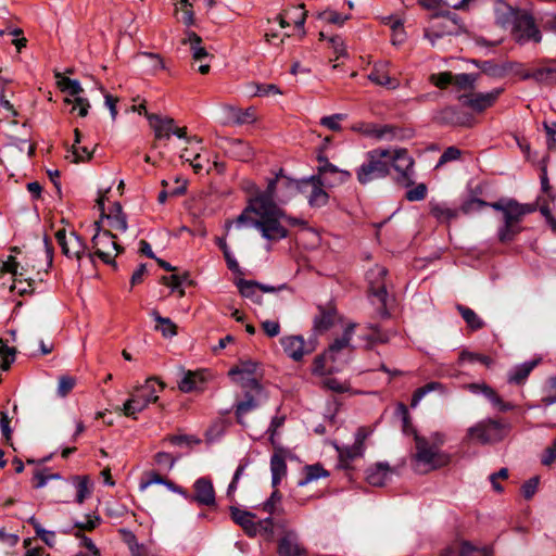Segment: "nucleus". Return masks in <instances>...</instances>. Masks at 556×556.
<instances>
[{
    "label": "nucleus",
    "instance_id": "1",
    "mask_svg": "<svg viewBox=\"0 0 556 556\" xmlns=\"http://www.w3.org/2000/svg\"><path fill=\"white\" fill-rule=\"evenodd\" d=\"M414 439L416 453L413 459L420 472L438 470L452 463V454L442 450L446 441L445 433L435 431L428 437L415 434Z\"/></svg>",
    "mask_w": 556,
    "mask_h": 556
},
{
    "label": "nucleus",
    "instance_id": "2",
    "mask_svg": "<svg viewBox=\"0 0 556 556\" xmlns=\"http://www.w3.org/2000/svg\"><path fill=\"white\" fill-rule=\"evenodd\" d=\"M502 213L503 224L497 229V239L501 243H509L523 230L521 222L525 216L535 212L536 206L530 203H519L515 199L503 198L490 204Z\"/></svg>",
    "mask_w": 556,
    "mask_h": 556
},
{
    "label": "nucleus",
    "instance_id": "3",
    "mask_svg": "<svg viewBox=\"0 0 556 556\" xmlns=\"http://www.w3.org/2000/svg\"><path fill=\"white\" fill-rule=\"evenodd\" d=\"M304 224L303 220L290 217L279 206L261 207L257 230L269 242H277L288 237V226Z\"/></svg>",
    "mask_w": 556,
    "mask_h": 556
},
{
    "label": "nucleus",
    "instance_id": "4",
    "mask_svg": "<svg viewBox=\"0 0 556 556\" xmlns=\"http://www.w3.org/2000/svg\"><path fill=\"white\" fill-rule=\"evenodd\" d=\"M164 388V382L160 381L157 378H148L124 403L122 408L124 415L136 419L138 413L142 412L149 404L155 403L159 400V392L163 391Z\"/></svg>",
    "mask_w": 556,
    "mask_h": 556
},
{
    "label": "nucleus",
    "instance_id": "5",
    "mask_svg": "<svg viewBox=\"0 0 556 556\" xmlns=\"http://www.w3.org/2000/svg\"><path fill=\"white\" fill-rule=\"evenodd\" d=\"M389 149H374L366 154L364 162L356 172L357 180L366 185L372 180L384 178L390 172Z\"/></svg>",
    "mask_w": 556,
    "mask_h": 556
},
{
    "label": "nucleus",
    "instance_id": "6",
    "mask_svg": "<svg viewBox=\"0 0 556 556\" xmlns=\"http://www.w3.org/2000/svg\"><path fill=\"white\" fill-rule=\"evenodd\" d=\"M242 389L244 390V399L236 404V417L241 425H243V417L267 399L256 378H247V381H242Z\"/></svg>",
    "mask_w": 556,
    "mask_h": 556
},
{
    "label": "nucleus",
    "instance_id": "7",
    "mask_svg": "<svg viewBox=\"0 0 556 556\" xmlns=\"http://www.w3.org/2000/svg\"><path fill=\"white\" fill-rule=\"evenodd\" d=\"M389 165L397 173L396 182L405 188L414 185V160L406 149H389Z\"/></svg>",
    "mask_w": 556,
    "mask_h": 556
},
{
    "label": "nucleus",
    "instance_id": "8",
    "mask_svg": "<svg viewBox=\"0 0 556 556\" xmlns=\"http://www.w3.org/2000/svg\"><path fill=\"white\" fill-rule=\"evenodd\" d=\"M96 226L98 230L91 240L94 254L104 263L111 264L123 249L116 242V236L111 230L101 231L98 223Z\"/></svg>",
    "mask_w": 556,
    "mask_h": 556
},
{
    "label": "nucleus",
    "instance_id": "9",
    "mask_svg": "<svg viewBox=\"0 0 556 556\" xmlns=\"http://www.w3.org/2000/svg\"><path fill=\"white\" fill-rule=\"evenodd\" d=\"M325 188L326 186L318 175L302 181H295L294 186V189H299L306 194L308 204L313 207H321L328 203L329 195Z\"/></svg>",
    "mask_w": 556,
    "mask_h": 556
},
{
    "label": "nucleus",
    "instance_id": "10",
    "mask_svg": "<svg viewBox=\"0 0 556 556\" xmlns=\"http://www.w3.org/2000/svg\"><path fill=\"white\" fill-rule=\"evenodd\" d=\"M506 427L497 420L486 419L468 429V435L481 443H492L502 440Z\"/></svg>",
    "mask_w": 556,
    "mask_h": 556
},
{
    "label": "nucleus",
    "instance_id": "11",
    "mask_svg": "<svg viewBox=\"0 0 556 556\" xmlns=\"http://www.w3.org/2000/svg\"><path fill=\"white\" fill-rule=\"evenodd\" d=\"M55 239L61 247L62 253L67 257H75L80 261L86 254V244L76 232H66L65 229H60L55 232Z\"/></svg>",
    "mask_w": 556,
    "mask_h": 556
},
{
    "label": "nucleus",
    "instance_id": "12",
    "mask_svg": "<svg viewBox=\"0 0 556 556\" xmlns=\"http://www.w3.org/2000/svg\"><path fill=\"white\" fill-rule=\"evenodd\" d=\"M111 187H109L104 193H102L97 200V206L101 212L102 218H105L108 222L109 230L111 232L114 230L116 232L124 233L127 230V218L124 214L122 206L119 203L115 202L108 214L104 213V201L105 194L110 191Z\"/></svg>",
    "mask_w": 556,
    "mask_h": 556
},
{
    "label": "nucleus",
    "instance_id": "13",
    "mask_svg": "<svg viewBox=\"0 0 556 556\" xmlns=\"http://www.w3.org/2000/svg\"><path fill=\"white\" fill-rule=\"evenodd\" d=\"M513 35L515 40L520 45H525L529 41L538 43L542 40L541 31L536 27L533 17L530 15H521L517 18Z\"/></svg>",
    "mask_w": 556,
    "mask_h": 556
},
{
    "label": "nucleus",
    "instance_id": "14",
    "mask_svg": "<svg viewBox=\"0 0 556 556\" xmlns=\"http://www.w3.org/2000/svg\"><path fill=\"white\" fill-rule=\"evenodd\" d=\"M278 186L294 188L295 181L278 174L275 178L268 180L266 190L256 194L252 199L255 200L261 205V207L278 206L275 202V199L278 198L276 194V189Z\"/></svg>",
    "mask_w": 556,
    "mask_h": 556
},
{
    "label": "nucleus",
    "instance_id": "15",
    "mask_svg": "<svg viewBox=\"0 0 556 556\" xmlns=\"http://www.w3.org/2000/svg\"><path fill=\"white\" fill-rule=\"evenodd\" d=\"M321 182L326 188H334L346 182L351 178V173L344 169H339L337 166L327 160H320L318 174Z\"/></svg>",
    "mask_w": 556,
    "mask_h": 556
},
{
    "label": "nucleus",
    "instance_id": "16",
    "mask_svg": "<svg viewBox=\"0 0 556 556\" xmlns=\"http://www.w3.org/2000/svg\"><path fill=\"white\" fill-rule=\"evenodd\" d=\"M502 91L503 90L498 88L485 93L478 92L462 94L458 99L465 106H468L476 112H483L495 103Z\"/></svg>",
    "mask_w": 556,
    "mask_h": 556
},
{
    "label": "nucleus",
    "instance_id": "17",
    "mask_svg": "<svg viewBox=\"0 0 556 556\" xmlns=\"http://www.w3.org/2000/svg\"><path fill=\"white\" fill-rule=\"evenodd\" d=\"M194 493L189 494L187 501L195 502L200 506L215 505V490L211 479L201 477L193 483Z\"/></svg>",
    "mask_w": 556,
    "mask_h": 556
},
{
    "label": "nucleus",
    "instance_id": "18",
    "mask_svg": "<svg viewBox=\"0 0 556 556\" xmlns=\"http://www.w3.org/2000/svg\"><path fill=\"white\" fill-rule=\"evenodd\" d=\"M280 343L285 353L295 362L301 361L304 355L314 351L313 344H307L302 336H287L281 338Z\"/></svg>",
    "mask_w": 556,
    "mask_h": 556
},
{
    "label": "nucleus",
    "instance_id": "19",
    "mask_svg": "<svg viewBox=\"0 0 556 556\" xmlns=\"http://www.w3.org/2000/svg\"><path fill=\"white\" fill-rule=\"evenodd\" d=\"M388 274V270L379 265H376L371 268L367 274V279L369 281V291L372 296H375L379 303L386 305L388 292L386 289L384 278Z\"/></svg>",
    "mask_w": 556,
    "mask_h": 556
},
{
    "label": "nucleus",
    "instance_id": "20",
    "mask_svg": "<svg viewBox=\"0 0 556 556\" xmlns=\"http://www.w3.org/2000/svg\"><path fill=\"white\" fill-rule=\"evenodd\" d=\"M260 216L261 205L251 198L242 213L233 222H227L226 227L228 228L235 224L237 228L254 227L257 229Z\"/></svg>",
    "mask_w": 556,
    "mask_h": 556
},
{
    "label": "nucleus",
    "instance_id": "21",
    "mask_svg": "<svg viewBox=\"0 0 556 556\" xmlns=\"http://www.w3.org/2000/svg\"><path fill=\"white\" fill-rule=\"evenodd\" d=\"M466 389L473 394H482L501 412H508L514 408L510 403L504 402L496 391L486 383H469Z\"/></svg>",
    "mask_w": 556,
    "mask_h": 556
},
{
    "label": "nucleus",
    "instance_id": "22",
    "mask_svg": "<svg viewBox=\"0 0 556 556\" xmlns=\"http://www.w3.org/2000/svg\"><path fill=\"white\" fill-rule=\"evenodd\" d=\"M388 66L389 63L387 62L376 63L368 75V79L377 86H382L393 90L400 86V83L397 79L390 76Z\"/></svg>",
    "mask_w": 556,
    "mask_h": 556
},
{
    "label": "nucleus",
    "instance_id": "23",
    "mask_svg": "<svg viewBox=\"0 0 556 556\" xmlns=\"http://www.w3.org/2000/svg\"><path fill=\"white\" fill-rule=\"evenodd\" d=\"M150 127L154 131L155 139L168 140L174 131L175 121L172 117H163L156 114L147 115Z\"/></svg>",
    "mask_w": 556,
    "mask_h": 556
},
{
    "label": "nucleus",
    "instance_id": "24",
    "mask_svg": "<svg viewBox=\"0 0 556 556\" xmlns=\"http://www.w3.org/2000/svg\"><path fill=\"white\" fill-rule=\"evenodd\" d=\"M526 79H533L545 85L556 84V63L548 61L534 68L532 73H525L523 80Z\"/></svg>",
    "mask_w": 556,
    "mask_h": 556
},
{
    "label": "nucleus",
    "instance_id": "25",
    "mask_svg": "<svg viewBox=\"0 0 556 556\" xmlns=\"http://www.w3.org/2000/svg\"><path fill=\"white\" fill-rule=\"evenodd\" d=\"M286 454L287 452L283 448L278 447L271 455L270 471L271 484L274 488H276L281 482L282 478L287 475Z\"/></svg>",
    "mask_w": 556,
    "mask_h": 556
},
{
    "label": "nucleus",
    "instance_id": "26",
    "mask_svg": "<svg viewBox=\"0 0 556 556\" xmlns=\"http://www.w3.org/2000/svg\"><path fill=\"white\" fill-rule=\"evenodd\" d=\"M75 141L72 146L71 151L66 155V159L70 160L73 163H79V162H86L91 160L96 146L92 149H89L87 146H81V135L78 129L74 130Z\"/></svg>",
    "mask_w": 556,
    "mask_h": 556
},
{
    "label": "nucleus",
    "instance_id": "27",
    "mask_svg": "<svg viewBox=\"0 0 556 556\" xmlns=\"http://www.w3.org/2000/svg\"><path fill=\"white\" fill-rule=\"evenodd\" d=\"M230 514L233 521L241 526L248 534L253 535L256 533L257 523L254 521V514L235 506L230 507Z\"/></svg>",
    "mask_w": 556,
    "mask_h": 556
},
{
    "label": "nucleus",
    "instance_id": "28",
    "mask_svg": "<svg viewBox=\"0 0 556 556\" xmlns=\"http://www.w3.org/2000/svg\"><path fill=\"white\" fill-rule=\"evenodd\" d=\"M538 365V361H528L522 364L514 366L507 377L508 383L511 384H523L529 377L530 372L535 368Z\"/></svg>",
    "mask_w": 556,
    "mask_h": 556
},
{
    "label": "nucleus",
    "instance_id": "29",
    "mask_svg": "<svg viewBox=\"0 0 556 556\" xmlns=\"http://www.w3.org/2000/svg\"><path fill=\"white\" fill-rule=\"evenodd\" d=\"M205 382L203 371H187L178 383V389L181 392L189 393L202 390Z\"/></svg>",
    "mask_w": 556,
    "mask_h": 556
},
{
    "label": "nucleus",
    "instance_id": "30",
    "mask_svg": "<svg viewBox=\"0 0 556 556\" xmlns=\"http://www.w3.org/2000/svg\"><path fill=\"white\" fill-rule=\"evenodd\" d=\"M278 552L280 556H299L302 547L294 532H287L279 541Z\"/></svg>",
    "mask_w": 556,
    "mask_h": 556
},
{
    "label": "nucleus",
    "instance_id": "31",
    "mask_svg": "<svg viewBox=\"0 0 556 556\" xmlns=\"http://www.w3.org/2000/svg\"><path fill=\"white\" fill-rule=\"evenodd\" d=\"M431 392H438L440 393L441 395H446L447 394V389L446 387L441 383V382H438V381H431V382H428L426 383L425 386L416 389L412 395V401H410V406L413 408L417 407V405L419 404V402L429 393Z\"/></svg>",
    "mask_w": 556,
    "mask_h": 556
},
{
    "label": "nucleus",
    "instance_id": "32",
    "mask_svg": "<svg viewBox=\"0 0 556 556\" xmlns=\"http://www.w3.org/2000/svg\"><path fill=\"white\" fill-rule=\"evenodd\" d=\"M256 367V363L243 361L229 370V376L242 387V381H247V378H255L253 375L255 374Z\"/></svg>",
    "mask_w": 556,
    "mask_h": 556
},
{
    "label": "nucleus",
    "instance_id": "33",
    "mask_svg": "<svg viewBox=\"0 0 556 556\" xmlns=\"http://www.w3.org/2000/svg\"><path fill=\"white\" fill-rule=\"evenodd\" d=\"M391 469L387 464H377L367 470V481L374 486H382L390 479Z\"/></svg>",
    "mask_w": 556,
    "mask_h": 556
},
{
    "label": "nucleus",
    "instance_id": "34",
    "mask_svg": "<svg viewBox=\"0 0 556 556\" xmlns=\"http://www.w3.org/2000/svg\"><path fill=\"white\" fill-rule=\"evenodd\" d=\"M319 314L314 318L315 330L323 332L332 327L336 319V309L332 306H318Z\"/></svg>",
    "mask_w": 556,
    "mask_h": 556
},
{
    "label": "nucleus",
    "instance_id": "35",
    "mask_svg": "<svg viewBox=\"0 0 556 556\" xmlns=\"http://www.w3.org/2000/svg\"><path fill=\"white\" fill-rule=\"evenodd\" d=\"M355 325L350 324L344 329V332L341 338L336 339L334 342L329 346L328 351L326 352V355L329 356L332 361H336L337 354L350 346V341L352 339V336L354 333Z\"/></svg>",
    "mask_w": 556,
    "mask_h": 556
},
{
    "label": "nucleus",
    "instance_id": "36",
    "mask_svg": "<svg viewBox=\"0 0 556 556\" xmlns=\"http://www.w3.org/2000/svg\"><path fill=\"white\" fill-rule=\"evenodd\" d=\"M430 214L439 223H448L450 220L457 217L458 213L456 208L447 206L445 203L431 201L429 203Z\"/></svg>",
    "mask_w": 556,
    "mask_h": 556
},
{
    "label": "nucleus",
    "instance_id": "37",
    "mask_svg": "<svg viewBox=\"0 0 556 556\" xmlns=\"http://www.w3.org/2000/svg\"><path fill=\"white\" fill-rule=\"evenodd\" d=\"M184 45H189L192 52V56L195 61H202L208 56V53L204 47L201 46L202 39L195 33H188L186 38L182 39Z\"/></svg>",
    "mask_w": 556,
    "mask_h": 556
},
{
    "label": "nucleus",
    "instance_id": "38",
    "mask_svg": "<svg viewBox=\"0 0 556 556\" xmlns=\"http://www.w3.org/2000/svg\"><path fill=\"white\" fill-rule=\"evenodd\" d=\"M456 309L463 317V319L466 321L468 328L472 331H477L479 329H482L484 327V321L478 314L471 309L470 307H467L462 304L456 305Z\"/></svg>",
    "mask_w": 556,
    "mask_h": 556
},
{
    "label": "nucleus",
    "instance_id": "39",
    "mask_svg": "<svg viewBox=\"0 0 556 556\" xmlns=\"http://www.w3.org/2000/svg\"><path fill=\"white\" fill-rule=\"evenodd\" d=\"M237 287L239 289L240 294L243 298L250 299L251 301H253L255 303L261 302L258 282H255L253 280L240 279L237 282Z\"/></svg>",
    "mask_w": 556,
    "mask_h": 556
},
{
    "label": "nucleus",
    "instance_id": "40",
    "mask_svg": "<svg viewBox=\"0 0 556 556\" xmlns=\"http://www.w3.org/2000/svg\"><path fill=\"white\" fill-rule=\"evenodd\" d=\"M304 472H305L304 479L299 481L300 486H303V485H305L312 481H315L319 478H326L329 476V472L320 464L305 466Z\"/></svg>",
    "mask_w": 556,
    "mask_h": 556
},
{
    "label": "nucleus",
    "instance_id": "41",
    "mask_svg": "<svg viewBox=\"0 0 556 556\" xmlns=\"http://www.w3.org/2000/svg\"><path fill=\"white\" fill-rule=\"evenodd\" d=\"M477 77V74H453L452 86H454L457 90H472L475 88Z\"/></svg>",
    "mask_w": 556,
    "mask_h": 556
},
{
    "label": "nucleus",
    "instance_id": "42",
    "mask_svg": "<svg viewBox=\"0 0 556 556\" xmlns=\"http://www.w3.org/2000/svg\"><path fill=\"white\" fill-rule=\"evenodd\" d=\"M442 556H486V554L465 542L462 544L459 551L447 549Z\"/></svg>",
    "mask_w": 556,
    "mask_h": 556
},
{
    "label": "nucleus",
    "instance_id": "43",
    "mask_svg": "<svg viewBox=\"0 0 556 556\" xmlns=\"http://www.w3.org/2000/svg\"><path fill=\"white\" fill-rule=\"evenodd\" d=\"M365 340L368 345L376 343H386L390 339V334L388 332L382 331L376 326H370L368 328V333L365 334Z\"/></svg>",
    "mask_w": 556,
    "mask_h": 556
},
{
    "label": "nucleus",
    "instance_id": "44",
    "mask_svg": "<svg viewBox=\"0 0 556 556\" xmlns=\"http://www.w3.org/2000/svg\"><path fill=\"white\" fill-rule=\"evenodd\" d=\"M185 280H187L186 275L179 276L176 274H173L170 276H164L162 278V282L168 286L172 289V291H177L180 298L185 295V290L181 288Z\"/></svg>",
    "mask_w": 556,
    "mask_h": 556
},
{
    "label": "nucleus",
    "instance_id": "45",
    "mask_svg": "<svg viewBox=\"0 0 556 556\" xmlns=\"http://www.w3.org/2000/svg\"><path fill=\"white\" fill-rule=\"evenodd\" d=\"M438 119L443 124L463 125L457 110L453 106L443 109L439 113Z\"/></svg>",
    "mask_w": 556,
    "mask_h": 556
},
{
    "label": "nucleus",
    "instance_id": "46",
    "mask_svg": "<svg viewBox=\"0 0 556 556\" xmlns=\"http://www.w3.org/2000/svg\"><path fill=\"white\" fill-rule=\"evenodd\" d=\"M459 363H464V362H479L483 365H485L486 367H490L492 364H493V359L486 355H482V354H477V353H472V352H468V351H463L460 354H459V358H458Z\"/></svg>",
    "mask_w": 556,
    "mask_h": 556
},
{
    "label": "nucleus",
    "instance_id": "47",
    "mask_svg": "<svg viewBox=\"0 0 556 556\" xmlns=\"http://www.w3.org/2000/svg\"><path fill=\"white\" fill-rule=\"evenodd\" d=\"M153 316L159 323L156 328L162 331L163 336L172 337L176 334V325L169 318L161 317L156 312H153Z\"/></svg>",
    "mask_w": 556,
    "mask_h": 556
},
{
    "label": "nucleus",
    "instance_id": "48",
    "mask_svg": "<svg viewBox=\"0 0 556 556\" xmlns=\"http://www.w3.org/2000/svg\"><path fill=\"white\" fill-rule=\"evenodd\" d=\"M431 84L440 89H445L453 83V73L442 72L438 74H431L429 77Z\"/></svg>",
    "mask_w": 556,
    "mask_h": 556
},
{
    "label": "nucleus",
    "instance_id": "49",
    "mask_svg": "<svg viewBox=\"0 0 556 556\" xmlns=\"http://www.w3.org/2000/svg\"><path fill=\"white\" fill-rule=\"evenodd\" d=\"M14 362V351L0 340V369L8 370Z\"/></svg>",
    "mask_w": 556,
    "mask_h": 556
},
{
    "label": "nucleus",
    "instance_id": "50",
    "mask_svg": "<svg viewBox=\"0 0 556 556\" xmlns=\"http://www.w3.org/2000/svg\"><path fill=\"white\" fill-rule=\"evenodd\" d=\"M59 86L63 91H67L71 96H77L83 92V87L76 79L62 77L59 81Z\"/></svg>",
    "mask_w": 556,
    "mask_h": 556
},
{
    "label": "nucleus",
    "instance_id": "51",
    "mask_svg": "<svg viewBox=\"0 0 556 556\" xmlns=\"http://www.w3.org/2000/svg\"><path fill=\"white\" fill-rule=\"evenodd\" d=\"M323 387L327 390L343 393L346 392L350 388L349 383L345 381H340L337 378L327 377L323 380Z\"/></svg>",
    "mask_w": 556,
    "mask_h": 556
},
{
    "label": "nucleus",
    "instance_id": "52",
    "mask_svg": "<svg viewBox=\"0 0 556 556\" xmlns=\"http://www.w3.org/2000/svg\"><path fill=\"white\" fill-rule=\"evenodd\" d=\"M76 502L81 504L86 497L90 494V490L88 486V478L87 477H76Z\"/></svg>",
    "mask_w": 556,
    "mask_h": 556
},
{
    "label": "nucleus",
    "instance_id": "53",
    "mask_svg": "<svg viewBox=\"0 0 556 556\" xmlns=\"http://www.w3.org/2000/svg\"><path fill=\"white\" fill-rule=\"evenodd\" d=\"M164 441H167L173 445H192L199 444L201 442V440L198 439L197 437L187 434L168 435L164 439Z\"/></svg>",
    "mask_w": 556,
    "mask_h": 556
},
{
    "label": "nucleus",
    "instance_id": "54",
    "mask_svg": "<svg viewBox=\"0 0 556 556\" xmlns=\"http://www.w3.org/2000/svg\"><path fill=\"white\" fill-rule=\"evenodd\" d=\"M345 115L343 114H333L330 116H324L320 119V125L332 130V131H339L341 129V121H343Z\"/></svg>",
    "mask_w": 556,
    "mask_h": 556
},
{
    "label": "nucleus",
    "instance_id": "55",
    "mask_svg": "<svg viewBox=\"0 0 556 556\" xmlns=\"http://www.w3.org/2000/svg\"><path fill=\"white\" fill-rule=\"evenodd\" d=\"M11 290L16 291L21 295L31 293L34 290L33 282L27 279H23V276L14 278L13 285L11 286Z\"/></svg>",
    "mask_w": 556,
    "mask_h": 556
},
{
    "label": "nucleus",
    "instance_id": "56",
    "mask_svg": "<svg viewBox=\"0 0 556 556\" xmlns=\"http://www.w3.org/2000/svg\"><path fill=\"white\" fill-rule=\"evenodd\" d=\"M76 384V379L74 377H71V376H62L60 379H59V387H58V393L61 395V396H66L72 390L73 388L75 387Z\"/></svg>",
    "mask_w": 556,
    "mask_h": 556
},
{
    "label": "nucleus",
    "instance_id": "57",
    "mask_svg": "<svg viewBox=\"0 0 556 556\" xmlns=\"http://www.w3.org/2000/svg\"><path fill=\"white\" fill-rule=\"evenodd\" d=\"M491 203H488L481 199H478V198H473V199H470L468 201H466L463 205H462V211L466 214H469V213H472V212H477V211H480L481 208L485 207V206H490Z\"/></svg>",
    "mask_w": 556,
    "mask_h": 556
},
{
    "label": "nucleus",
    "instance_id": "58",
    "mask_svg": "<svg viewBox=\"0 0 556 556\" xmlns=\"http://www.w3.org/2000/svg\"><path fill=\"white\" fill-rule=\"evenodd\" d=\"M426 195H427V186L425 184H418L415 188L409 189L406 192L405 198L410 202H415V201L424 200L426 198Z\"/></svg>",
    "mask_w": 556,
    "mask_h": 556
},
{
    "label": "nucleus",
    "instance_id": "59",
    "mask_svg": "<svg viewBox=\"0 0 556 556\" xmlns=\"http://www.w3.org/2000/svg\"><path fill=\"white\" fill-rule=\"evenodd\" d=\"M166 479L155 471H150L146 475V478L140 482V490L143 491L152 484H164Z\"/></svg>",
    "mask_w": 556,
    "mask_h": 556
},
{
    "label": "nucleus",
    "instance_id": "60",
    "mask_svg": "<svg viewBox=\"0 0 556 556\" xmlns=\"http://www.w3.org/2000/svg\"><path fill=\"white\" fill-rule=\"evenodd\" d=\"M320 17L330 24L343 25L344 22L349 18L348 15H342L336 11H325L321 13Z\"/></svg>",
    "mask_w": 556,
    "mask_h": 556
},
{
    "label": "nucleus",
    "instance_id": "61",
    "mask_svg": "<svg viewBox=\"0 0 556 556\" xmlns=\"http://www.w3.org/2000/svg\"><path fill=\"white\" fill-rule=\"evenodd\" d=\"M36 534L50 547L55 544V533L53 531L45 530L39 523L34 525Z\"/></svg>",
    "mask_w": 556,
    "mask_h": 556
},
{
    "label": "nucleus",
    "instance_id": "62",
    "mask_svg": "<svg viewBox=\"0 0 556 556\" xmlns=\"http://www.w3.org/2000/svg\"><path fill=\"white\" fill-rule=\"evenodd\" d=\"M75 535L80 540L79 546L85 548L88 554L94 553L96 556H100L99 548L90 538L81 534L80 532H77Z\"/></svg>",
    "mask_w": 556,
    "mask_h": 556
},
{
    "label": "nucleus",
    "instance_id": "63",
    "mask_svg": "<svg viewBox=\"0 0 556 556\" xmlns=\"http://www.w3.org/2000/svg\"><path fill=\"white\" fill-rule=\"evenodd\" d=\"M254 96L265 97L269 94H281L280 89L274 84L255 85Z\"/></svg>",
    "mask_w": 556,
    "mask_h": 556
},
{
    "label": "nucleus",
    "instance_id": "64",
    "mask_svg": "<svg viewBox=\"0 0 556 556\" xmlns=\"http://www.w3.org/2000/svg\"><path fill=\"white\" fill-rule=\"evenodd\" d=\"M538 485H539L538 477H533V478L529 479L528 481H526L521 488L525 498H527V500L531 498L534 495V493L536 492Z\"/></svg>",
    "mask_w": 556,
    "mask_h": 556
}]
</instances>
